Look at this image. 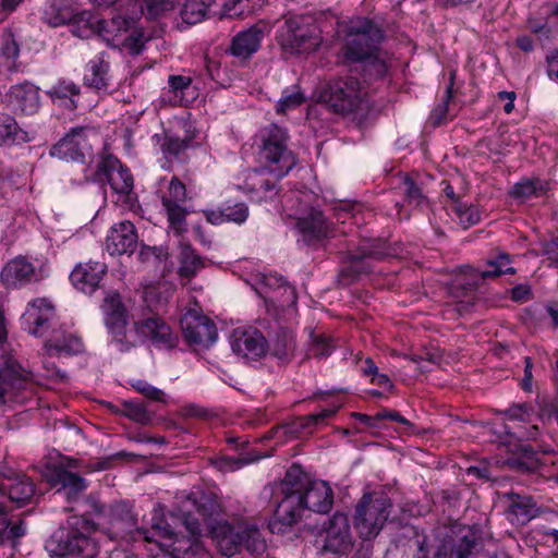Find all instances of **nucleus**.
<instances>
[{
	"instance_id": "2",
	"label": "nucleus",
	"mask_w": 558,
	"mask_h": 558,
	"mask_svg": "<svg viewBox=\"0 0 558 558\" xmlns=\"http://www.w3.org/2000/svg\"><path fill=\"white\" fill-rule=\"evenodd\" d=\"M218 508L215 500H207L199 505L198 512L204 517L206 530L222 555L231 557L241 548L257 555L265 551V539L255 524L246 522L231 524L225 520H217Z\"/></svg>"
},
{
	"instance_id": "52",
	"label": "nucleus",
	"mask_w": 558,
	"mask_h": 558,
	"mask_svg": "<svg viewBox=\"0 0 558 558\" xmlns=\"http://www.w3.org/2000/svg\"><path fill=\"white\" fill-rule=\"evenodd\" d=\"M177 0H144L143 12L150 19L158 17L174 8Z\"/></svg>"
},
{
	"instance_id": "26",
	"label": "nucleus",
	"mask_w": 558,
	"mask_h": 558,
	"mask_svg": "<svg viewBox=\"0 0 558 558\" xmlns=\"http://www.w3.org/2000/svg\"><path fill=\"white\" fill-rule=\"evenodd\" d=\"M106 274V265L100 262L81 263L75 266L70 275L72 284L83 293L95 292Z\"/></svg>"
},
{
	"instance_id": "5",
	"label": "nucleus",
	"mask_w": 558,
	"mask_h": 558,
	"mask_svg": "<svg viewBox=\"0 0 558 558\" xmlns=\"http://www.w3.org/2000/svg\"><path fill=\"white\" fill-rule=\"evenodd\" d=\"M158 513L156 512L153 518L151 523V532L144 527H138L137 517L133 512V507L126 501L117 502L111 505L108 511L105 513L104 519L107 524V533L112 539H126L129 537L134 538V533L143 535L144 539L147 542H156L155 536H159L166 539L173 538V531L169 526V524L163 523V520L157 518Z\"/></svg>"
},
{
	"instance_id": "10",
	"label": "nucleus",
	"mask_w": 558,
	"mask_h": 558,
	"mask_svg": "<svg viewBox=\"0 0 558 558\" xmlns=\"http://www.w3.org/2000/svg\"><path fill=\"white\" fill-rule=\"evenodd\" d=\"M361 89L357 80L344 77L326 83L319 89V100L335 112H351L361 102Z\"/></svg>"
},
{
	"instance_id": "41",
	"label": "nucleus",
	"mask_w": 558,
	"mask_h": 558,
	"mask_svg": "<svg viewBox=\"0 0 558 558\" xmlns=\"http://www.w3.org/2000/svg\"><path fill=\"white\" fill-rule=\"evenodd\" d=\"M20 54V46L15 40L12 33H4L2 35V46L0 57L4 62L7 70L15 71L17 69L16 60Z\"/></svg>"
},
{
	"instance_id": "6",
	"label": "nucleus",
	"mask_w": 558,
	"mask_h": 558,
	"mask_svg": "<svg viewBox=\"0 0 558 558\" xmlns=\"http://www.w3.org/2000/svg\"><path fill=\"white\" fill-rule=\"evenodd\" d=\"M392 510V502L383 494H364L357 501L353 525L360 538H375L384 529Z\"/></svg>"
},
{
	"instance_id": "57",
	"label": "nucleus",
	"mask_w": 558,
	"mask_h": 558,
	"mask_svg": "<svg viewBox=\"0 0 558 558\" xmlns=\"http://www.w3.org/2000/svg\"><path fill=\"white\" fill-rule=\"evenodd\" d=\"M244 462L236 458L222 457L215 462L216 468L221 472H231L240 469Z\"/></svg>"
},
{
	"instance_id": "60",
	"label": "nucleus",
	"mask_w": 558,
	"mask_h": 558,
	"mask_svg": "<svg viewBox=\"0 0 558 558\" xmlns=\"http://www.w3.org/2000/svg\"><path fill=\"white\" fill-rule=\"evenodd\" d=\"M203 214L206 220L211 225L219 226L226 223L222 207L217 209H206L203 210Z\"/></svg>"
},
{
	"instance_id": "59",
	"label": "nucleus",
	"mask_w": 558,
	"mask_h": 558,
	"mask_svg": "<svg viewBox=\"0 0 558 558\" xmlns=\"http://www.w3.org/2000/svg\"><path fill=\"white\" fill-rule=\"evenodd\" d=\"M351 415H352V417L359 420L360 422H362L363 424H365L369 428L379 429V428L384 427V424H380V421H379V417H378V413H376L375 415L371 416V415H367V414L353 412Z\"/></svg>"
},
{
	"instance_id": "31",
	"label": "nucleus",
	"mask_w": 558,
	"mask_h": 558,
	"mask_svg": "<svg viewBox=\"0 0 558 558\" xmlns=\"http://www.w3.org/2000/svg\"><path fill=\"white\" fill-rule=\"evenodd\" d=\"M505 498L508 500L506 515L512 524L524 525L538 515V508L532 497L508 493Z\"/></svg>"
},
{
	"instance_id": "39",
	"label": "nucleus",
	"mask_w": 558,
	"mask_h": 558,
	"mask_svg": "<svg viewBox=\"0 0 558 558\" xmlns=\"http://www.w3.org/2000/svg\"><path fill=\"white\" fill-rule=\"evenodd\" d=\"M306 101L304 90L295 84L283 89L280 99L275 106L277 114H286L291 110L301 107Z\"/></svg>"
},
{
	"instance_id": "45",
	"label": "nucleus",
	"mask_w": 558,
	"mask_h": 558,
	"mask_svg": "<svg viewBox=\"0 0 558 558\" xmlns=\"http://www.w3.org/2000/svg\"><path fill=\"white\" fill-rule=\"evenodd\" d=\"M333 506V490L328 482L316 481V512L328 513Z\"/></svg>"
},
{
	"instance_id": "36",
	"label": "nucleus",
	"mask_w": 558,
	"mask_h": 558,
	"mask_svg": "<svg viewBox=\"0 0 558 558\" xmlns=\"http://www.w3.org/2000/svg\"><path fill=\"white\" fill-rule=\"evenodd\" d=\"M28 133L9 113H0V146H11L28 142Z\"/></svg>"
},
{
	"instance_id": "61",
	"label": "nucleus",
	"mask_w": 558,
	"mask_h": 558,
	"mask_svg": "<svg viewBox=\"0 0 558 558\" xmlns=\"http://www.w3.org/2000/svg\"><path fill=\"white\" fill-rule=\"evenodd\" d=\"M524 363H525V366H524V377L522 379V388L525 391H531L532 390V379H533V375H532L533 362H532V359L526 356L524 359Z\"/></svg>"
},
{
	"instance_id": "37",
	"label": "nucleus",
	"mask_w": 558,
	"mask_h": 558,
	"mask_svg": "<svg viewBox=\"0 0 558 558\" xmlns=\"http://www.w3.org/2000/svg\"><path fill=\"white\" fill-rule=\"evenodd\" d=\"M548 190L549 183L547 181L537 178L523 179L513 185L510 195L515 199L525 202L545 195Z\"/></svg>"
},
{
	"instance_id": "33",
	"label": "nucleus",
	"mask_w": 558,
	"mask_h": 558,
	"mask_svg": "<svg viewBox=\"0 0 558 558\" xmlns=\"http://www.w3.org/2000/svg\"><path fill=\"white\" fill-rule=\"evenodd\" d=\"M153 138L157 142L159 151L169 165L183 160L184 154L191 142L186 137L181 138L168 132H165L163 134H155Z\"/></svg>"
},
{
	"instance_id": "11",
	"label": "nucleus",
	"mask_w": 558,
	"mask_h": 558,
	"mask_svg": "<svg viewBox=\"0 0 558 558\" xmlns=\"http://www.w3.org/2000/svg\"><path fill=\"white\" fill-rule=\"evenodd\" d=\"M94 181L102 184L108 183L120 197H125L128 202L133 201V175L130 169L124 167L117 157L106 155L100 158L94 173Z\"/></svg>"
},
{
	"instance_id": "25",
	"label": "nucleus",
	"mask_w": 558,
	"mask_h": 558,
	"mask_svg": "<svg viewBox=\"0 0 558 558\" xmlns=\"http://www.w3.org/2000/svg\"><path fill=\"white\" fill-rule=\"evenodd\" d=\"M110 60L106 51L94 56L85 65L83 83L97 92H107L110 86Z\"/></svg>"
},
{
	"instance_id": "21",
	"label": "nucleus",
	"mask_w": 558,
	"mask_h": 558,
	"mask_svg": "<svg viewBox=\"0 0 558 558\" xmlns=\"http://www.w3.org/2000/svg\"><path fill=\"white\" fill-rule=\"evenodd\" d=\"M293 219L298 246L310 248L314 243V206L310 193L303 194L299 199V208Z\"/></svg>"
},
{
	"instance_id": "24",
	"label": "nucleus",
	"mask_w": 558,
	"mask_h": 558,
	"mask_svg": "<svg viewBox=\"0 0 558 558\" xmlns=\"http://www.w3.org/2000/svg\"><path fill=\"white\" fill-rule=\"evenodd\" d=\"M44 350L49 357L61 355H74L83 352L82 339L62 327L52 328L45 341Z\"/></svg>"
},
{
	"instance_id": "34",
	"label": "nucleus",
	"mask_w": 558,
	"mask_h": 558,
	"mask_svg": "<svg viewBox=\"0 0 558 558\" xmlns=\"http://www.w3.org/2000/svg\"><path fill=\"white\" fill-rule=\"evenodd\" d=\"M81 94V87L71 80L61 78L47 90L48 97L54 104L63 106L68 110L77 108V98Z\"/></svg>"
},
{
	"instance_id": "58",
	"label": "nucleus",
	"mask_w": 558,
	"mask_h": 558,
	"mask_svg": "<svg viewBox=\"0 0 558 558\" xmlns=\"http://www.w3.org/2000/svg\"><path fill=\"white\" fill-rule=\"evenodd\" d=\"M316 357H326L330 355L335 345L331 343V339L326 336H316Z\"/></svg>"
},
{
	"instance_id": "47",
	"label": "nucleus",
	"mask_w": 558,
	"mask_h": 558,
	"mask_svg": "<svg viewBox=\"0 0 558 558\" xmlns=\"http://www.w3.org/2000/svg\"><path fill=\"white\" fill-rule=\"evenodd\" d=\"M123 413L130 420L143 425H148L153 421V414L148 412L145 404L141 402L124 401Z\"/></svg>"
},
{
	"instance_id": "1",
	"label": "nucleus",
	"mask_w": 558,
	"mask_h": 558,
	"mask_svg": "<svg viewBox=\"0 0 558 558\" xmlns=\"http://www.w3.org/2000/svg\"><path fill=\"white\" fill-rule=\"evenodd\" d=\"M312 481L300 465H292L279 483L269 486L268 495L276 498V509L268 522L272 534H287L311 512L307 496Z\"/></svg>"
},
{
	"instance_id": "15",
	"label": "nucleus",
	"mask_w": 558,
	"mask_h": 558,
	"mask_svg": "<svg viewBox=\"0 0 558 558\" xmlns=\"http://www.w3.org/2000/svg\"><path fill=\"white\" fill-rule=\"evenodd\" d=\"M25 330L35 337L49 336L57 327L53 304L45 298L31 301L22 316Z\"/></svg>"
},
{
	"instance_id": "40",
	"label": "nucleus",
	"mask_w": 558,
	"mask_h": 558,
	"mask_svg": "<svg viewBox=\"0 0 558 558\" xmlns=\"http://www.w3.org/2000/svg\"><path fill=\"white\" fill-rule=\"evenodd\" d=\"M210 8L207 0H186L181 8L180 15L184 23L194 25L207 16Z\"/></svg>"
},
{
	"instance_id": "44",
	"label": "nucleus",
	"mask_w": 558,
	"mask_h": 558,
	"mask_svg": "<svg viewBox=\"0 0 558 558\" xmlns=\"http://www.w3.org/2000/svg\"><path fill=\"white\" fill-rule=\"evenodd\" d=\"M208 3L219 9V14L228 17L242 16L247 11L250 0H207Z\"/></svg>"
},
{
	"instance_id": "53",
	"label": "nucleus",
	"mask_w": 558,
	"mask_h": 558,
	"mask_svg": "<svg viewBox=\"0 0 558 558\" xmlns=\"http://www.w3.org/2000/svg\"><path fill=\"white\" fill-rule=\"evenodd\" d=\"M267 286L272 287L274 284H277L278 290L283 291V295L286 296L284 300H282L281 305H292L296 301V294L294 291V288L288 284V282L282 277H269L267 278Z\"/></svg>"
},
{
	"instance_id": "4",
	"label": "nucleus",
	"mask_w": 558,
	"mask_h": 558,
	"mask_svg": "<svg viewBox=\"0 0 558 558\" xmlns=\"http://www.w3.org/2000/svg\"><path fill=\"white\" fill-rule=\"evenodd\" d=\"M289 133L286 128L270 123L255 135L257 156L262 168L277 179L287 175L296 165L294 154L288 147Z\"/></svg>"
},
{
	"instance_id": "20",
	"label": "nucleus",
	"mask_w": 558,
	"mask_h": 558,
	"mask_svg": "<svg viewBox=\"0 0 558 558\" xmlns=\"http://www.w3.org/2000/svg\"><path fill=\"white\" fill-rule=\"evenodd\" d=\"M135 226L124 220L113 225L106 238V250L110 255L132 254L137 246Z\"/></svg>"
},
{
	"instance_id": "55",
	"label": "nucleus",
	"mask_w": 558,
	"mask_h": 558,
	"mask_svg": "<svg viewBox=\"0 0 558 558\" xmlns=\"http://www.w3.org/2000/svg\"><path fill=\"white\" fill-rule=\"evenodd\" d=\"M132 387L153 401H163V392L144 380H136Z\"/></svg>"
},
{
	"instance_id": "28",
	"label": "nucleus",
	"mask_w": 558,
	"mask_h": 558,
	"mask_svg": "<svg viewBox=\"0 0 558 558\" xmlns=\"http://www.w3.org/2000/svg\"><path fill=\"white\" fill-rule=\"evenodd\" d=\"M0 279L8 288H17L37 279L35 266L25 257L19 256L8 262L0 274Z\"/></svg>"
},
{
	"instance_id": "8",
	"label": "nucleus",
	"mask_w": 558,
	"mask_h": 558,
	"mask_svg": "<svg viewBox=\"0 0 558 558\" xmlns=\"http://www.w3.org/2000/svg\"><path fill=\"white\" fill-rule=\"evenodd\" d=\"M314 36V15L298 14L287 17L276 33V40L286 56L311 50Z\"/></svg>"
},
{
	"instance_id": "27",
	"label": "nucleus",
	"mask_w": 558,
	"mask_h": 558,
	"mask_svg": "<svg viewBox=\"0 0 558 558\" xmlns=\"http://www.w3.org/2000/svg\"><path fill=\"white\" fill-rule=\"evenodd\" d=\"M48 481L52 486H58V493L62 492L69 501L75 500L87 488L84 477L66 470L62 464L49 469Z\"/></svg>"
},
{
	"instance_id": "64",
	"label": "nucleus",
	"mask_w": 558,
	"mask_h": 558,
	"mask_svg": "<svg viewBox=\"0 0 558 558\" xmlns=\"http://www.w3.org/2000/svg\"><path fill=\"white\" fill-rule=\"evenodd\" d=\"M72 14L69 11H61L56 16L49 17V24L52 26H59L70 22Z\"/></svg>"
},
{
	"instance_id": "43",
	"label": "nucleus",
	"mask_w": 558,
	"mask_h": 558,
	"mask_svg": "<svg viewBox=\"0 0 558 558\" xmlns=\"http://www.w3.org/2000/svg\"><path fill=\"white\" fill-rule=\"evenodd\" d=\"M207 500L211 499L203 496L199 500H194L193 505L195 506L196 514L191 512L183 513V524L193 537L201 536L204 527L206 529L204 517L198 512V508L201 504L206 502Z\"/></svg>"
},
{
	"instance_id": "49",
	"label": "nucleus",
	"mask_w": 558,
	"mask_h": 558,
	"mask_svg": "<svg viewBox=\"0 0 558 558\" xmlns=\"http://www.w3.org/2000/svg\"><path fill=\"white\" fill-rule=\"evenodd\" d=\"M223 218L226 222L242 225L248 218V207L245 203H226L222 206Z\"/></svg>"
},
{
	"instance_id": "30",
	"label": "nucleus",
	"mask_w": 558,
	"mask_h": 558,
	"mask_svg": "<svg viewBox=\"0 0 558 558\" xmlns=\"http://www.w3.org/2000/svg\"><path fill=\"white\" fill-rule=\"evenodd\" d=\"M32 380V373L24 368L19 361L11 356H3L0 360V381L3 383L14 396Z\"/></svg>"
},
{
	"instance_id": "63",
	"label": "nucleus",
	"mask_w": 558,
	"mask_h": 558,
	"mask_svg": "<svg viewBox=\"0 0 558 558\" xmlns=\"http://www.w3.org/2000/svg\"><path fill=\"white\" fill-rule=\"evenodd\" d=\"M498 98L501 100L507 99L504 110L508 114L511 113L514 109V100L517 98L515 93L514 92H500V93H498Z\"/></svg>"
},
{
	"instance_id": "12",
	"label": "nucleus",
	"mask_w": 558,
	"mask_h": 558,
	"mask_svg": "<svg viewBox=\"0 0 558 558\" xmlns=\"http://www.w3.org/2000/svg\"><path fill=\"white\" fill-rule=\"evenodd\" d=\"M104 322L112 337V340L122 352L128 351L129 336L133 331L128 329V310L122 302V298L117 291H109L101 305Z\"/></svg>"
},
{
	"instance_id": "14",
	"label": "nucleus",
	"mask_w": 558,
	"mask_h": 558,
	"mask_svg": "<svg viewBox=\"0 0 558 558\" xmlns=\"http://www.w3.org/2000/svg\"><path fill=\"white\" fill-rule=\"evenodd\" d=\"M84 126L72 129L50 149V155L65 161L84 163L93 156V144Z\"/></svg>"
},
{
	"instance_id": "16",
	"label": "nucleus",
	"mask_w": 558,
	"mask_h": 558,
	"mask_svg": "<svg viewBox=\"0 0 558 558\" xmlns=\"http://www.w3.org/2000/svg\"><path fill=\"white\" fill-rule=\"evenodd\" d=\"M186 202V187L177 178L172 177L169 182L167 192L161 196L162 206L167 213L170 228L177 233L186 230V209L184 204Z\"/></svg>"
},
{
	"instance_id": "38",
	"label": "nucleus",
	"mask_w": 558,
	"mask_h": 558,
	"mask_svg": "<svg viewBox=\"0 0 558 558\" xmlns=\"http://www.w3.org/2000/svg\"><path fill=\"white\" fill-rule=\"evenodd\" d=\"M179 275L181 278L191 280L204 267L203 258L190 246L182 245L179 255Z\"/></svg>"
},
{
	"instance_id": "22",
	"label": "nucleus",
	"mask_w": 558,
	"mask_h": 558,
	"mask_svg": "<svg viewBox=\"0 0 558 558\" xmlns=\"http://www.w3.org/2000/svg\"><path fill=\"white\" fill-rule=\"evenodd\" d=\"M265 25L254 24L239 32L231 40L228 51L239 59H250L256 53L265 37Z\"/></svg>"
},
{
	"instance_id": "13",
	"label": "nucleus",
	"mask_w": 558,
	"mask_h": 558,
	"mask_svg": "<svg viewBox=\"0 0 558 558\" xmlns=\"http://www.w3.org/2000/svg\"><path fill=\"white\" fill-rule=\"evenodd\" d=\"M143 13V5L136 0H125L109 20L99 22L100 35L112 46H118L122 36L132 29Z\"/></svg>"
},
{
	"instance_id": "19",
	"label": "nucleus",
	"mask_w": 558,
	"mask_h": 558,
	"mask_svg": "<svg viewBox=\"0 0 558 558\" xmlns=\"http://www.w3.org/2000/svg\"><path fill=\"white\" fill-rule=\"evenodd\" d=\"M180 323L183 336L190 344L207 348L217 339L216 325L204 315L186 313Z\"/></svg>"
},
{
	"instance_id": "51",
	"label": "nucleus",
	"mask_w": 558,
	"mask_h": 558,
	"mask_svg": "<svg viewBox=\"0 0 558 558\" xmlns=\"http://www.w3.org/2000/svg\"><path fill=\"white\" fill-rule=\"evenodd\" d=\"M452 210L459 219V222L464 228L476 225L481 219L478 210L473 206H466L462 203H457V205L452 207Z\"/></svg>"
},
{
	"instance_id": "7",
	"label": "nucleus",
	"mask_w": 558,
	"mask_h": 558,
	"mask_svg": "<svg viewBox=\"0 0 558 558\" xmlns=\"http://www.w3.org/2000/svg\"><path fill=\"white\" fill-rule=\"evenodd\" d=\"M383 31L368 19H357L351 22L343 47V56L349 61H363L375 56Z\"/></svg>"
},
{
	"instance_id": "42",
	"label": "nucleus",
	"mask_w": 558,
	"mask_h": 558,
	"mask_svg": "<svg viewBox=\"0 0 558 558\" xmlns=\"http://www.w3.org/2000/svg\"><path fill=\"white\" fill-rule=\"evenodd\" d=\"M400 187L409 205L421 207L427 203V198L423 193L420 184L413 178L404 174L401 177Z\"/></svg>"
},
{
	"instance_id": "46",
	"label": "nucleus",
	"mask_w": 558,
	"mask_h": 558,
	"mask_svg": "<svg viewBox=\"0 0 558 558\" xmlns=\"http://www.w3.org/2000/svg\"><path fill=\"white\" fill-rule=\"evenodd\" d=\"M487 265L492 268L490 270L482 271V279H492L499 277L504 274H515V269L510 266V257L508 254H500L496 259L488 260Z\"/></svg>"
},
{
	"instance_id": "23",
	"label": "nucleus",
	"mask_w": 558,
	"mask_h": 558,
	"mask_svg": "<svg viewBox=\"0 0 558 558\" xmlns=\"http://www.w3.org/2000/svg\"><path fill=\"white\" fill-rule=\"evenodd\" d=\"M476 545L474 533L466 530L457 542L445 541L434 553V558H472ZM417 558H429L424 542L418 547Z\"/></svg>"
},
{
	"instance_id": "48",
	"label": "nucleus",
	"mask_w": 558,
	"mask_h": 558,
	"mask_svg": "<svg viewBox=\"0 0 558 558\" xmlns=\"http://www.w3.org/2000/svg\"><path fill=\"white\" fill-rule=\"evenodd\" d=\"M25 532L23 521L11 525L10 520L7 518L0 522V543L14 545L17 539L25 535Z\"/></svg>"
},
{
	"instance_id": "18",
	"label": "nucleus",
	"mask_w": 558,
	"mask_h": 558,
	"mask_svg": "<svg viewBox=\"0 0 558 558\" xmlns=\"http://www.w3.org/2000/svg\"><path fill=\"white\" fill-rule=\"evenodd\" d=\"M232 351L246 360L256 361L264 356L268 343L264 335L256 328H236L230 336Z\"/></svg>"
},
{
	"instance_id": "62",
	"label": "nucleus",
	"mask_w": 558,
	"mask_h": 558,
	"mask_svg": "<svg viewBox=\"0 0 558 558\" xmlns=\"http://www.w3.org/2000/svg\"><path fill=\"white\" fill-rule=\"evenodd\" d=\"M542 254L546 255L554 264H558V242L551 241L544 243Z\"/></svg>"
},
{
	"instance_id": "9",
	"label": "nucleus",
	"mask_w": 558,
	"mask_h": 558,
	"mask_svg": "<svg viewBox=\"0 0 558 558\" xmlns=\"http://www.w3.org/2000/svg\"><path fill=\"white\" fill-rule=\"evenodd\" d=\"M128 340V351L145 340H149L158 349L170 350L177 347L179 338L161 317L153 315L135 320Z\"/></svg>"
},
{
	"instance_id": "17",
	"label": "nucleus",
	"mask_w": 558,
	"mask_h": 558,
	"mask_svg": "<svg viewBox=\"0 0 558 558\" xmlns=\"http://www.w3.org/2000/svg\"><path fill=\"white\" fill-rule=\"evenodd\" d=\"M320 535L324 536V551L344 554L352 547L349 519L343 513H335L324 526Z\"/></svg>"
},
{
	"instance_id": "32",
	"label": "nucleus",
	"mask_w": 558,
	"mask_h": 558,
	"mask_svg": "<svg viewBox=\"0 0 558 558\" xmlns=\"http://www.w3.org/2000/svg\"><path fill=\"white\" fill-rule=\"evenodd\" d=\"M314 414L298 417L289 423L276 426L271 429V437L278 441L293 438H306L313 433Z\"/></svg>"
},
{
	"instance_id": "56",
	"label": "nucleus",
	"mask_w": 558,
	"mask_h": 558,
	"mask_svg": "<svg viewBox=\"0 0 558 558\" xmlns=\"http://www.w3.org/2000/svg\"><path fill=\"white\" fill-rule=\"evenodd\" d=\"M316 243L328 236H332L333 229L330 227V223L326 221L322 214L316 211Z\"/></svg>"
},
{
	"instance_id": "54",
	"label": "nucleus",
	"mask_w": 558,
	"mask_h": 558,
	"mask_svg": "<svg viewBox=\"0 0 558 558\" xmlns=\"http://www.w3.org/2000/svg\"><path fill=\"white\" fill-rule=\"evenodd\" d=\"M120 43H122L123 47L131 54H140L144 48L145 38L142 32L134 31L130 36L123 38Z\"/></svg>"
},
{
	"instance_id": "50",
	"label": "nucleus",
	"mask_w": 558,
	"mask_h": 558,
	"mask_svg": "<svg viewBox=\"0 0 558 558\" xmlns=\"http://www.w3.org/2000/svg\"><path fill=\"white\" fill-rule=\"evenodd\" d=\"M168 82L170 92L174 94L175 101L180 104L187 102L186 92L191 88L192 78L184 75H170Z\"/></svg>"
},
{
	"instance_id": "35",
	"label": "nucleus",
	"mask_w": 558,
	"mask_h": 558,
	"mask_svg": "<svg viewBox=\"0 0 558 558\" xmlns=\"http://www.w3.org/2000/svg\"><path fill=\"white\" fill-rule=\"evenodd\" d=\"M7 494L10 502L15 505V508H22L31 504L35 495V485L28 476L15 475V482L10 485H1Z\"/></svg>"
},
{
	"instance_id": "29",
	"label": "nucleus",
	"mask_w": 558,
	"mask_h": 558,
	"mask_svg": "<svg viewBox=\"0 0 558 558\" xmlns=\"http://www.w3.org/2000/svg\"><path fill=\"white\" fill-rule=\"evenodd\" d=\"M7 97L9 104L24 114H34L40 106L39 88L29 82L11 86Z\"/></svg>"
},
{
	"instance_id": "3",
	"label": "nucleus",
	"mask_w": 558,
	"mask_h": 558,
	"mask_svg": "<svg viewBox=\"0 0 558 558\" xmlns=\"http://www.w3.org/2000/svg\"><path fill=\"white\" fill-rule=\"evenodd\" d=\"M68 527L58 529L46 541L50 558H96L99 546L92 533L96 524L85 518H71Z\"/></svg>"
}]
</instances>
